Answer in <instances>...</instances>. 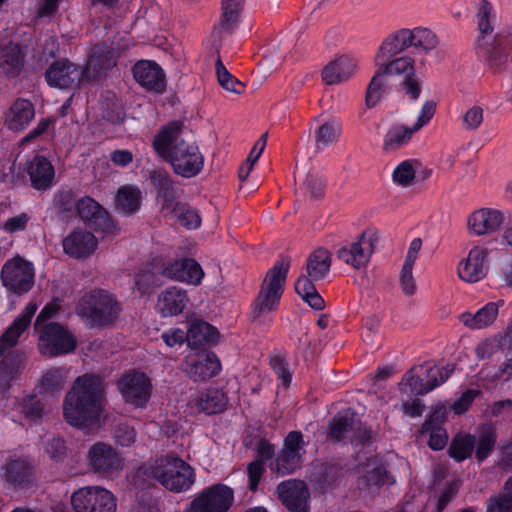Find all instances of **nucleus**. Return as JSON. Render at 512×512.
Returning a JSON list of instances; mask_svg holds the SVG:
<instances>
[{
  "label": "nucleus",
  "mask_w": 512,
  "mask_h": 512,
  "mask_svg": "<svg viewBox=\"0 0 512 512\" xmlns=\"http://www.w3.org/2000/svg\"><path fill=\"white\" fill-rule=\"evenodd\" d=\"M341 134V123L338 119H328L322 122L314 132L315 143L319 149L335 143Z\"/></svg>",
  "instance_id": "obj_46"
},
{
  "label": "nucleus",
  "mask_w": 512,
  "mask_h": 512,
  "mask_svg": "<svg viewBox=\"0 0 512 512\" xmlns=\"http://www.w3.org/2000/svg\"><path fill=\"white\" fill-rule=\"evenodd\" d=\"M478 389H468L453 403L452 410L455 414H462L466 412L474 399L479 395Z\"/></svg>",
  "instance_id": "obj_63"
},
{
  "label": "nucleus",
  "mask_w": 512,
  "mask_h": 512,
  "mask_svg": "<svg viewBox=\"0 0 512 512\" xmlns=\"http://www.w3.org/2000/svg\"><path fill=\"white\" fill-rule=\"evenodd\" d=\"M153 146L157 154L168 161L174 172L182 177H193L203 168L202 153L195 143L182 138L181 124L178 122L163 128L155 137Z\"/></svg>",
  "instance_id": "obj_2"
},
{
  "label": "nucleus",
  "mask_w": 512,
  "mask_h": 512,
  "mask_svg": "<svg viewBox=\"0 0 512 512\" xmlns=\"http://www.w3.org/2000/svg\"><path fill=\"white\" fill-rule=\"evenodd\" d=\"M419 167L420 163L415 159L401 161L392 172L393 183L404 188L412 186Z\"/></svg>",
  "instance_id": "obj_48"
},
{
  "label": "nucleus",
  "mask_w": 512,
  "mask_h": 512,
  "mask_svg": "<svg viewBox=\"0 0 512 512\" xmlns=\"http://www.w3.org/2000/svg\"><path fill=\"white\" fill-rule=\"evenodd\" d=\"M454 366L449 363H439L429 369L424 368L425 382L433 389L443 384L451 375Z\"/></svg>",
  "instance_id": "obj_54"
},
{
  "label": "nucleus",
  "mask_w": 512,
  "mask_h": 512,
  "mask_svg": "<svg viewBox=\"0 0 512 512\" xmlns=\"http://www.w3.org/2000/svg\"><path fill=\"white\" fill-rule=\"evenodd\" d=\"M133 75L136 82L148 91L162 93L165 89V74L153 61H138L133 67Z\"/></svg>",
  "instance_id": "obj_30"
},
{
  "label": "nucleus",
  "mask_w": 512,
  "mask_h": 512,
  "mask_svg": "<svg viewBox=\"0 0 512 512\" xmlns=\"http://www.w3.org/2000/svg\"><path fill=\"white\" fill-rule=\"evenodd\" d=\"M116 209L125 215H130L139 210L141 205V193L135 186L125 185L118 189L115 199Z\"/></svg>",
  "instance_id": "obj_44"
},
{
  "label": "nucleus",
  "mask_w": 512,
  "mask_h": 512,
  "mask_svg": "<svg viewBox=\"0 0 512 512\" xmlns=\"http://www.w3.org/2000/svg\"><path fill=\"white\" fill-rule=\"evenodd\" d=\"M257 452L261 459H258L250 463L247 468L249 477V487L251 490H255L257 488L262 477V474L264 472L263 460L269 458L273 454L274 448L268 442L262 441L258 444Z\"/></svg>",
  "instance_id": "obj_47"
},
{
  "label": "nucleus",
  "mask_w": 512,
  "mask_h": 512,
  "mask_svg": "<svg viewBox=\"0 0 512 512\" xmlns=\"http://www.w3.org/2000/svg\"><path fill=\"white\" fill-rule=\"evenodd\" d=\"M506 30L499 31L493 39L485 42L484 46H475L477 54L482 57L491 68L500 67L506 60L504 50L507 46L505 38L510 36Z\"/></svg>",
  "instance_id": "obj_36"
},
{
  "label": "nucleus",
  "mask_w": 512,
  "mask_h": 512,
  "mask_svg": "<svg viewBox=\"0 0 512 512\" xmlns=\"http://www.w3.org/2000/svg\"><path fill=\"white\" fill-rule=\"evenodd\" d=\"M487 257L488 252L485 247H472L457 264L458 277L466 283H477L484 279L488 272Z\"/></svg>",
  "instance_id": "obj_21"
},
{
  "label": "nucleus",
  "mask_w": 512,
  "mask_h": 512,
  "mask_svg": "<svg viewBox=\"0 0 512 512\" xmlns=\"http://www.w3.org/2000/svg\"><path fill=\"white\" fill-rule=\"evenodd\" d=\"M32 473L31 463L25 459H8L2 466L1 477L14 487L24 486Z\"/></svg>",
  "instance_id": "obj_38"
},
{
  "label": "nucleus",
  "mask_w": 512,
  "mask_h": 512,
  "mask_svg": "<svg viewBox=\"0 0 512 512\" xmlns=\"http://www.w3.org/2000/svg\"><path fill=\"white\" fill-rule=\"evenodd\" d=\"M495 10L486 0H482L478 6L476 18L478 36L475 40V46H484L485 42L493 39V22L495 20Z\"/></svg>",
  "instance_id": "obj_39"
},
{
  "label": "nucleus",
  "mask_w": 512,
  "mask_h": 512,
  "mask_svg": "<svg viewBox=\"0 0 512 512\" xmlns=\"http://www.w3.org/2000/svg\"><path fill=\"white\" fill-rule=\"evenodd\" d=\"M244 0H222L220 25L223 29L232 28L238 21Z\"/></svg>",
  "instance_id": "obj_53"
},
{
  "label": "nucleus",
  "mask_w": 512,
  "mask_h": 512,
  "mask_svg": "<svg viewBox=\"0 0 512 512\" xmlns=\"http://www.w3.org/2000/svg\"><path fill=\"white\" fill-rule=\"evenodd\" d=\"M507 492L490 499L486 512H512V477L507 481Z\"/></svg>",
  "instance_id": "obj_56"
},
{
  "label": "nucleus",
  "mask_w": 512,
  "mask_h": 512,
  "mask_svg": "<svg viewBox=\"0 0 512 512\" xmlns=\"http://www.w3.org/2000/svg\"><path fill=\"white\" fill-rule=\"evenodd\" d=\"M73 512H116L117 499L107 488L100 485L83 486L70 496Z\"/></svg>",
  "instance_id": "obj_9"
},
{
  "label": "nucleus",
  "mask_w": 512,
  "mask_h": 512,
  "mask_svg": "<svg viewBox=\"0 0 512 512\" xmlns=\"http://www.w3.org/2000/svg\"><path fill=\"white\" fill-rule=\"evenodd\" d=\"M161 337L164 343L171 348L181 346L185 341L188 342V332L178 327L164 331Z\"/></svg>",
  "instance_id": "obj_62"
},
{
  "label": "nucleus",
  "mask_w": 512,
  "mask_h": 512,
  "mask_svg": "<svg viewBox=\"0 0 512 512\" xmlns=\"http://www.w3.org/2000/svg\"><path fill=\"white\" fill-rule=\"evenodd\" d=\"M38 330V350L43 356L69 354L76 348L75 336L58 323L51 322Z\"/></svg>",
  "instance_id": "obj_11"
},
{
  "label": "nucleus",
  "mask_w": 512,
  "mask_h": 512,
  "mask_svg": "<svg viewBox=\"0 0 512 512\" xmlns=\"http://www.w3.org/2000/svg\"><path fill=\"white\" fill-rule=\"evenodd\" d=\"M162 274L174 281L199 285L204 277L202 267L191 258H182L167 262Z\"/></svg>",
  "instance_id": "obj_25"
},
{
  "label": "nucleus",
  "mask_w": 512,
  "mask_h": 512,
  "mask_svg": "<svg viewBox=\"0 0 512 512\" xmlns=\"http://www.w3.org/2000/svg\"><path fill=\"white\" fill-rule=\"evenodd\" d=\"M120 311L119 304L111 293L93 290L85 294L77 305V313L95 324L112 322Z\"/></svg>",
  "instance_id": "obj_8"
},
{
  "label": "nucleus",
  "mask_w": 512,
  "mask_h": 512,
  "mask_svg": "<svg viewBox=\"0 0 512 512\" xmlns=\"http://www.w3.org/2000/svg\"><path fill=\"white\" fill-rule=\"evenodd\" d=\"M62 245L64 252L68 256L84 259L96 251L98 240L91 232L77 229L63 239Z\"/></svg>",
  "instance_id": "obj_28"
},
{
  "label": "nucleus",
  "mask_w": 512,
  "mask_h": 512,
  "mask_svg": "<svg viewBox=\"0 0 512 512\" xmlns=\"http://www.w3.org/2000/svg\"><path fill=\"white\" fill-rule=\"evenodd\" d=\"M504 213L498 209L483 207L473 211L466 220L467 231L472 236H488L504 223Z\"/></svg>",
  "instance_id": "obj_22"
},
{
  "label": "nucleus",
  "mask_w": 512,
  "mask_h": 512,
  "mask_svg": "<svg viewBox=\"0 0 512 512\" xmlns=\"http://www.w3.org/2000/svg\"><path fill=\"white\" fill-rule=\"evenodd\" d=\"M357 60L348 55H341L329 62L322 70V79L328 85L348 81L357 72Z\"/></svg>",
  "instance_id": "obj_31"
},
{
  "label": "nucleus",
  "mask_w": 512,
  "mask_h": 512,
  "mask_svg": "<svg viewBox=\"0 0 512 512\" xmlns=\"http://www.w3.org/2000/svg\"><path fill=\"white\" fill-rule=\"evenodd\" d=\"M18 410L26 419L37 421L44 413V405L36 396H31L18 405Z\"/></svg>",
  "instance_id": "obj_58"
},
{
  "label": "nucleus",
  "mask_w": 512,
  "mask_h": 512,
  "mask_svg": "<svg viewBox=\"0 0 512 512\" xmlns=\"http://www.w3.org/2000/svg\"><path fill=\"white\" fill-rule=\"evenodd\" d=\"M60 0H37L34 17L38 22H48L56 14Z\"/></svg>",
  "instance_id": "obj_59"
},
{
  "label": "nucleus",
  "mask_w": 512,
  "mask_h": 512,
  "mask_svg": "<svg viewBox=\"0 0 512 512\" xmlns=\"http://www.w3.org/2000/svg\"><path fill=\"white\" fill-rule=\"evenodd\" d=\"M409 43L407 28H402L389 34L375 53L374 65H382L383 61L397 58V55L410 47Z\"/></svg>",
  "instance_id": "obj_34"
},
{
  "label": "nucleus",
  "mask_w": 512,
  "mask_h": 512,
  "mask_svg": "<svg viewBox=\"0 0 512 512\" xmlns=\"http://www.w3.org/2000/svg\"><path fill=\"white\" fill-rule=\"evenodd\" d=\"M190 305V298L186 290L170 286L162 290L155 304V310L161 317H175L183 313Z\"/></svg>",
  "instance_id": "obj_24"
},
{
  "label": "nucleus",
  "mask_w": 512,
  "mask_h": 512,
  "mask_svg": "<svg viewBox=\"0 0 512 512\" xmlns=\"http://www.w3.org/2000/svg\"><path fill=\"white\" fill-rule=\"evenodd\" d=\"M410 47L421 48L425 51L433 50L437 47L439 41L434 32L424 27L407 29Z\"/></svg>",
  "instance_id": "obj_50"
},
{
  "label": "nucleus",
  "mask_w": 512,
  "mask_h": 512,
  "mask_svg": "<svg viewBox=\"0 0 512 512\" xmlns=\"http://www.w3.org/2000/svg\"><path fill=\"white\" fill-rule=\"evenodd\" d=\"M67 377L68 371L65 368L59 367L47 370L38 385L39 393L53 395L60 392L64 387Z\"/></svg>",
  "instance_id": "obj_45"
},
{
  "label": "nucleus",
  "mask_w": 512,
  "mask_h": 512,
  "mask_svg": "<svg viewBox=\"0 0 512 512\" xmlns=\"http://www.w3.org/2000/svg\"><path fill=\"white\" fill-rule=\"evenodd\" d=\"M188 332V344L190 346L215 344L219 339L217 329L204 321H194L191 323Z\"/></svg>",
  "instance_id": "obj_43"
},
{
  "label": "nucleus",
  "mask_w": 512,
  "mask_h": 512,
  "mask_svg": "<svg viewBox=\"0 0 512 512\" xmlns=\"http://www.w3.org/2000/svg\"><path fill=\"white\" fill-rule=\"evenodd\" d=\"M226 403L227 398L222 391L208 389L204 392L194 393L188 402V408L191 413L215 414L221 412Z\"/></svg>",
  "instance_id": "obj_32"
},
{
  "label": "nucleus",
  "mask_w": 512,
  "mask_h": 512,
  "mask_svg": "<svg viewBox=\"0 0 512 512\" xmlns=\"http://www.w3.org/2000/svg\"><path fill=\"white\" fill-rule=\"evenodd\" d=\"M382 70L385 76L401 77L403 79V90L412 100H417L420 96V82L415 74V60L409 55L383 61L382 65H375Z\"/></svg>",
  "instance_id": "obj_17"
},
{
  "label": "nucleus",
  "mask_w": 512,
  "mask_h": 512,
  "mask_svg": "<svg viewBox=\"0 0 512 512\" xmlns=\"http://www.w3.org/2000/svg\"><path fill=\"white\" fill-rule=\"evenodd\" d=\"M23 53L18 44L10 43L0 48V71L7 76L17 75L23 66Z\"/></svg>",
  "instance_id": "obj_42"
},
{
  "label": "nucleus",
  "mask_w": 512,
  "mask_h": 512,
  "mask_svg": "<svg viewBox=\"0 0 512 512\" xmlns=\"http://www.w3.org/2000/svg\"><path fill=\"white\" fill-rule=\"evenodd\" d=\"M503 301L489 302L472 313L469 311L459 315V321L468 329L480 330L491 326L497 319Z\"/></svg>",
  "instance_id": "obj_35"
},
{
  "label": "nucleus",
  "mask_w": 512,
  "mask_h": 512,
  "mask_svg": "<svg viewBox=\"0 0 512 512\" xmlns=\"http://www.w3.org/2000/svg\"><path fill=\"white\" fill-rule=\"evenodd\" d=\"M289 262L278 261L267 273L262 289L252 305L254 318L260 317L275 309L283 293Z\"/></svg>",
  "instance_id": "obj_7"
},
{
  "label": "nucleus",
  "mask_w": 512,
  "mask_h": 512,
  "mask_svg": "<svg viewBox=\"0 0 512 512\" xmlns=\"http://www.w3.org/2000/svg\"><path fill=\"white\" fill-rule=\"evenodd\" d=\"M145 467L144 473L173 492L187 491L195 482L194 469L179 457L161 456Z\"/></svg>",
  "instance_id": "obj_4"
},
{
  "label": "nucleus",
  "mask_w": 512,
  "mask_h": 512,
  "mask_svg": "<svg viewBox=\"0 0 512 512\" xmlns=\"http://www.w3.org/2000/svg\"><path fill=\"white\" fill-rule=\"evenodd\" d=\"M26 171L31 185L37 190L51 187L55 179V169L52 163L44 156L37 155L27 164Z\"/></svg>",
  "instance_id": "obj_33"
},
{
  "label": "nucleus",
  "mask_w": 512,
  "mask_h": 512,
  "mask_svg": "<svg viewBox=\"0 0 512 512\" xmlns=\"http://www.w3.org/2000/svg\"><path fill=\"white\" fill-rule=\"evenodd\" d=\"M277 495L289 511H308L309 492L303 481L290 479L281 482L277 487Z\"/></svg>",
  "instance_id": "obj_23"
},
{
  "label": "nucleus",
  "mask_w": 512,
  "mask_h": 512,
  "mask_svg": "<svg viewBox=\"0 0 512 512\" xmlns=\"http://www.w3.org/2000/svg\"><path fill=\"white\" fill-rule=\"evenodd\" d=\"M475 437L476 457L479 461L484 460L491 452L495 441L496 433L493 427L483 426Z\"/></svg>",
  "instance_id": "obj_52"
},
{
  "label": "nucleus",
  "mask_w": 512,
  "mask_h": 512,
  "mask_svg": "<svg viewBox=\"0 0 512 512\" xmlns=\"http://www.w3.org/2000/svg\"><path fill=\"white\" fill-rule=\"evenodd\" d=\"M152 179L158 186L159 197L163 198V209L166 213L171 214L181 225L188 229L198 228L201 224V218L195 209L186 204H173V187L166 173L155 172Z\"/></svg>",
  "instance_id": "obj_10"
},
{
  "label": "nucleus",
  "mask_w": 512,
  "mask_h": 512,
  "mask_svg": "<svg viewBox=\"0 0 512 512\" xmlns=\"http://www.w3.org/2000/svg\"><path fill=\"white\" fill-rule=\"evenodd\" d=\"M484 119V110L479 105L469 107L462 116V125L466 130H477Z\"/></svg>",
  "instance_id": "obj_60"
},
{
  "label": "nucleus",
  "mask_w": 512,
  "mask_h": 512,
  "mask_svg": "<svg viewBox=\"0 0 512 512\" xmlns=\"http://www.w3.org/2000/svg\"><path fill=\"white\" fill-rule=\"evenodd\" d=\"M445 413V407L437 408L430 419L423 425V432L429 433V446L433 450L443 449L448 441L446 430L439 425H435V421H443Z\"/></svg>",
  "instance_id": "obj_41"
},
{
  "label": "nucleus",
  "mask_w": 512,
  "mask_h": 512,
  "mask_svg": "<svg viewBox=\"0 0 512 512\" xmlns=\"http://www.w3.org/2000/svg\"><path fill=\"white\" fill-rule=\"evenodd\" d=\"M38 309V305L30 302L23 312L6 329L0 340V388H5L14 379L23 367L24 354L10 351L17 342L19 336L30 325L31 319Z\"/></svg>",
  "instance_id": "obj_3"
},
{
  "label": "nucleus",
  "mask_w": 512,
  "mask_h": 512,
  "mask_svg": "<svg viewBox=\"0 0 512 512\" xmlns=\"http://www.w3.org/2000/svg\"><path fill=\"white\" fill-rule=\"evenodd\" d=\"M233 501L232 488L224 484H215L197 494L186 512H227Z\"/></svg>",
  "instance_id": "obj_14"
},
{
  "label": "nucleus",
  "mask_w": 512,
  "mask_h": 512,
  "mask_svg": "<svg viewBox=\"0 0 512 512\" xmlns=\"http://www.w3.org/2000/svg\"><path fill=\"white\" fill-rule=\"evenodd\" d=\"M330 436L336 441L350 438L352 443H356L358 438L360 443H364L365 440L370 438L366 430L361 431L359 422L355 420V414L350 410L338 414L334 418L331 424Z\"/></svg>",
  "instance_id": "obj_27"
},
{
  "label": "nucleus",
  "mask_w": 512,
  "mask_h": 512,
  "mask_svg": "<svg viewBox=\"0 0 512 512\" xmlns=\"http://www.w3.org/2000/svg\"><path fill=\"white\" fill-rule=\"evenodd\" d=\"M135 290L140 295L150 294L153 288L158 285L157 276L151 271L140 272L134 279Z\"/></svg>",
  "instance_id": "obj_61"
},
{
  "label": "nucleus",
  "mask_w": 512,
  "mask_h": 512,
  "mask_svg": "<svg viewBox=\"0 0 512 512\" xmlns=\"http://www.w3.org/2000/svg\"><path fill=\"white\" fill-rule=\"evenodd\" d=\"M216 74L219 84L227 91L240 94L244 86L225 68L220 60L216 63Z\"/></svg>",
  "instance_id": "obj_55"
},
{
  "label": "nucleus",
  "mask_w": 512,
  "mask_h": 512,
  "mask_svg": "<svg viewBox=\"0 0 512 512\" xmlns=\"http://www.w3.org/2000/svg\"><path fill=\"white\" fill-rule=\"evenodd\" d=\"M424 376V367L417 366L407 372L399 384L402 395L413 397L424 395L433 390V386H427Z\"/></svg>",
  "instance_id": "obj_40"
},
{
  "label": "nucleus",
  "mask_w": 512,
  "mask_h": 512,
  "mask_svg": "<svg viewBox=\"0 0 512 512\" xmlns=\"http://www.w3.org/2000/svg\"><path fill=\"white\" fill-rule=\"evenodd\" d=\"M118 52L107 44L95 46L83 68L88 82L100 77L107 70L116 65Z\"/></svg>",
  "instance_id": "obj_26"
},
{
  "label": "nucleus",
  "mask_w": 512,
  "mask_h": 512,
  "mask_svg": "<svg viewBox=\"0 0 512 512\" xmlns=\"http://www.w3.org/2000/svg\"><path fill=\"white\" fill-rule=\"evenodd\" d=\"M377 239L375 230L366 229L355 240L340 247L337 258L354 269H362L368 264Z\"/></svg>",
  "instance_id": "obj_13"
},
{
  "label": "nucleus",
  "mask_w": 512,
  "mask_h": 512,
  "mask_svg": "<svg viewBox=\"0 0 512 512\" xmlns=\"http://www.w3.org/2000/svg\"><path fill=\"white\" fill-rule=\"evenodd\" d=\"M362 471L365 473L364 478L368 486H382L389 483L386 470L380 464L368 463L366 467L362 468Z\"/></svg>",
  "instance_id": "obj_57"
},
{
  "label": "nucleus",
  "mask_w": 512,
  "mask_h": 512,
  "mask_svg": "<svg viewBox=\"0 0 512 512\" xmlns=\"http://www.w3.org/2000/svg\"><path fill=\"white\" fill-rule=\"evenodd\" d=\"M103 392L104 386L99 376L85 374L76 378L64 399L65 421L88 433L98 430L106 419Z\"/></svg>",
  "instance_id": "obj_1"
},
{
  "label": "nucleus",
  "mask_w": 512,
  "mask_h": 512,
  "mask_svg": "<svg viewBox=\"0 0 512 512\" xmlns=\"http://www.w3.org/2000/svg\"><path fill=\"white\" fill-rule=\"evenodd\" d=\"M185 370L195 380H204L218 374L221 364L214 353L201 351L187 357Z\"/></svg>",
  "instance_id": "obj_29"
},
{
  "label": "nucleus",
  "mask_w": 512,
  "mask_h": 512,
  "mask_svg": "<svg viewBox=\"0 0 512 512\" xmlns=\"http://www.w3.org/2000/svg\"><path fill=\"white\" fill-rule=\"evenodd\" d=\"M475 447V437L469 434H459L454 437L449 447V455L457 461H463L471 456Z\"/></svg>",
  "instance_id": "obj_51"
},
{
  "label": "nucleus",
  "mask_w": 512,
  "mask_h": 512,
  "mask_svg": "<svg viewBox=\"0 0 512 512\" xmlns=\"http://www.w3.org/2000/svg\"><path fill=\"white\" fill-rule=\"evenodd\" d=\"M44 449L48 456L54 461L61 460L66 452L64 441L56 437L48 439L45 443Z\"/></svg>",
  "instance_id": "obj_64"
},
{
  "label": "nucleus",
  "mask_w": 512,
  "mask_h": 512,
  "mask_svg": "<svg viewBox=\"0 0 512 512\" xmlns=\"http://www.w3.org/2000/svg\"><path fill=\"white\" fill-rule=\"evenodd\" d=\"M118 388L127 403L142 408L151 396L152 384L144 373L131 372L118 381Z\"/></svg>",
  "instance_id": "obj_20"
},
{
  "label": "nucleus",
  "mask_w": 512,
  "mask_h": 512,
  "mask_svg": "<svg viewBox=\"0 0 512 512\" xmlns=\"http://www.w3.org/2000/svg\"><path fill=\"white\" fill-rule=\"evenodd\" d=\"M3 285L11 292L23 294L34 284V267L21 257L8 260L1 271Z\"/></svg>",
  "instance_id": "obj_16"
},
{
  "label": "nucleus",
  "mask_w": 512,
  "mask_h": 512,
  "mask_svg": "<svg viewBox=\"0 0 512 512\" xmlns=\"http://www.w3.org/2000/svg\"><path fill=\"white\" fill-rule=\"evenodd\" d=\"M85 460L90 471L103 476L118 475L124 468V459L107 442L93 443L86 452Z\"/></svg>",
  "instance_id": "obj_12"
},
{
  "label": "nucleus",
  "mask_w": 512,
  "mask_h": 512,
  "mask_svg": "<svg viewBox=\"0 0 512 512\" xmlns=\"http://www.w3.org/2000/svg\"><path fill=\"white\" fill-rule=\"evenodd\" d=\"M387 85L388 78L385 76L382 70L376 68V71L371 78L366 91L365 103L368 108H372L380 102L386 91Z\"/></svg>",
  "instance_id": "obj_49"
},
{
  "label": "nucleus",
  "mask_w": 512,
  "mask_h": 512,
  "mask_svg": "<svg viewBox=\"0 0 512 512\" xmlns=\"http://www.w3.org/2000/svg\"><path fill=\"white\" fill-rule=\"evenodd\" d=\"M435 112L436 102L427 100L422 104L412 125L400 121L391 123L383 136L382 149L386 153H392L408 146L413 136L430 123Z\"/></svg>",
  "instance_id": "obj_6"
},
{
  "label": "nucleus",
  "mask_w": 512,
  "mask_h": 512,
  "mask_svg": "<svg viewBox=\"0 0 512 512\" xmlns=\"http://www.w3.org/2000/svg\"><path fill=\"white\" fill-rule=\"evenodd\" d=\"M331 253L325 248L315 249L307 258L305 274H301L295 283L297 294L313 309L324 308V300L317 292L314 281L324 279L330 271Z\"/></svg>",
  "instance_id": "obj_5"
},
{
  "label": "nucleus",
  "mask_w": 512,
  "mask_h": 512,
  "mask_svg": "<svg viewBox=\"0 0 512 512\" xmlns=\"http://www.w3.org/2000/svg\"><path fill=\"white\" fill-rule=\"evenodd\" d=\"M78 214L83 221L93 226L95 230L102 232L105 236L116 235L120 228L114 222L108 212L94 199L83 197L77 203Z\"/></svg>",
  "instance_id": "obj_19"
},
{
  "label": "nucleus",
  "mask_w": 512,
  "mask_h": 512,
  "mask_svg": "<svg viewBox=\"0 0 512 512\" xmlns=\"http://www.w3.org/2000/svg\"><path fill=\"white\" fill-rule=\"evenodd\" d=\"M35 116L32 103L26 99H17L5 114V125L13 131L23 130Z\"/></svg>",
  "instance_id": "obj_37"
},
{
  "label": "nucleus",
  "mask_w": 512,
  "mask_h": 512,
  "mask_svg": "<svg viewBox=\"0 0 512 512\" xmlns=\"http://www.w3.org/2000/svg\"><path fill=\"white\" fill-rule=\"evenodd\" d=\"M305 454V442L300 432H290L284 442V447L269 467L272 472L283 476L293 473L300 468Z\"/></svg>",
  "instance_id": "obj_15"
},
{
  "label": "nucleus",
  "mask_w": 512,
  "mask_h": 512,
  "mask_svg": "<svg viewBox=\"0 0 512 512\" xmlns=\"http://www.w3.org/2000/svg\"><path fill=\"white\" fill-rule=\"evenodd\" d=\"M45 78L49 86L59 89L76 88L88 83L83 68L66 59L52 63L46 70Z\"/></svg>",
  "instance_id": "obj_18"
}]
</instances>
